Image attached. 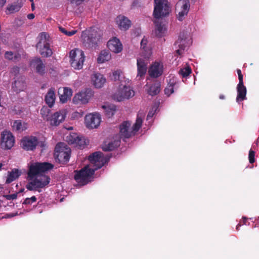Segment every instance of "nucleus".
Wrapping results in <instances>:
<instances>
[{
	"label": "nucleus",
	"mask_w": 259,
	"mask_h": 259,
	"mask_svg": "<svg viewBox=\"0 0 259 259\" xmlns=\"http://www.w3.org/2000/svg\"><path fill=\"white\" fill-rule=\"evenodd\" d=\"M19 54H14L12 51H7L5 54V57L6 59L11 60L13 59H16L18 58Z\"/></svg>",
	"instance_id": "ea45409f"
},
{
	"label": "nucleus",
	"mask_w": 259,
	"mask_h": 259,
	"mask_svg": "<svg viewBox=\"0 0 259 259\" xmlns=\"http://www.w3.org/2000/svg\"><path fill=\"white\" fill-rule=\"evenodd\" d=\"M63 91V92L62 94H60L61 91L60 90H59L58 93L60 95L59 98L60 101L62 103H64L67 101L68 99L70 98L72 95V91L71 89L67 87L64 88Z\"/></svg>",
	"instance_id": "bb28decb"
},
{
	"label": "nucleus",
	"mask_w": 259,
	"mask_h": 259,
	"mask_svg": "<svg viewBox=\"0 0 259 259\" xmlns=\"http://www.w3.org/2000/svg\"><path fill=\"white\" fill-rule=\"evenodd\" d=\"M13 128L17 131H23L24 130V128L23 127L22 122L20 120H17L14 122Z\"/></svg>",
	"instance_id": "c9c22d12"
},
{
	"label": "nucleus",
	"mask_w": 259,
	"mask_h": 259,
	"mask_svg": "<svg viewBox=\"0 0 259 259\" xmlns=\"http://www.w3.org/2000/svg\"><path fill=\"white\" fill-rule=\"evenodd\" d=\"M248 159L250 163H253L255 161V152L251 149L249 151Z\"/></svg>",
	"instance_id": "c03bdc74"
},
{
	"label": "nucleus",
	"mask_w": 259,
	"mask_h": 259,
	"mask_svg": "<svg viewBox=\"0 0 259 259\" xmlns=\"http://www.w3.org/2000/svg\"><path fill=\"white\" fill-rule=\"evenodd\" d=\"M161 90V83L158 81H155L150 85L148 90V94L151 96H155L159 93Z\"/></svg>",
	"instance_id": "cd10ccee"
},
{
	"label": "nucleus",
	"mask_w": 259,
	"mask_h": 259,
	"mask_svg": "<svg viewBox=\"0 0 259 259\" xmlns=\"http://www.w3.org/2000/svg\"><path fill=\"white\" fill-rule=\"evenodd\" d=\"M29 1L31 2V3H33V0H29Z\"/></svg>",
	"instance_id": "e2e57ef3"
},
{
	"label": "nucleus",
	"mask_w": 259,
	"mask_h": 259,
	"mask_svg": "<svg viewBox=\"0 0 259 259\" xmlns=\"http://www.w3.org/2000/svg\"><path fill=\"white\" fill-rule=\"evenodd\" d=\"M153 115V114L152 113V112H149L148 114V116H147V117H152Z\"/></svg>",
	"instance_id": "052dcab7"
},
{
	"label": "nucleus",
	"mask_w": 259,
	"mask_h": 259,
	"mask_svg": "<svg viewBox=\"0 0 259 259\" xmlns=\"http://www.w3.org/2000/svg\"><path fill=\"white\" fill-rule=\"evenodd\" d=\"M7 0H0V8L3 7L6 4Z\"/></svg>",
	"instance_id": "603ef678"
},
{
	"label": "nucleus",
	"mask_w": 259,
	"mask_h": 259,
	"mask_svg": "<svg viewBox=\"0 0 259 259\" xmlns=\"http://www.w3.org/2000/svg\"><path fill=\"white\" fill-rule=\"evenodd\" d=\"M93 95L92 90L87 89L84 92H81L76 94L73 98V102L75 104H86Z\"/></svg>",
	"instance_id": "4468645a"
},
{
	"label": "nucleus",
	"mask_w": 259,
	"mask_h": 259,
	"mask_svg": "<svg viewBox=\"0 0 259 259\" xmlns=\"http://www.w3.org/2000/svg\"><path fill=\"white\" fill-rule=\"evenodd\" d=\"M51 110L48 107H43L40 110V114L43 117H47Z\"/></svg>",
	"instance_id": "37998d69"
},
{
	"label": "nucleus",
	"mask_w": 259,
	"mask_h": 259,
	"mask_svg": "<svg viewBox=\"0 0 259 259\" xmlns=\"http://www.w3.org/2000/svg\"><path fill=\"white\" fill-rule=\"evenodd\" d=\"M163 72V65L161 62H155L149 68L148 73L152 78L160 76Z\"/></svg>",
	"instance_id": "a211bd4d"
},
{
	"label": "nucleus",
	"mask_w": 259,
	"mask_h": 259,
	"mask_svg": "<svg viewBox=\"0 0 259 259\" xmlns=\"http://www.w3.org/2000/svg\"><path fill=\"white\" fill-rule=\"evenodd\" d=\"M241 226V223H239L237 225V227H236V229H237V230H239V228Z\"/></svg>",
	"instance_id": "bf43d9fd"
},
{
	"label": "nucleus",
	"mask_w": 259,
	"mask_h": 259,
	"mask_svg": "<svg viewBox=\"0 0 259 259\" xmlns=\"http://www.w3.org/2000/svg\"><path fill=\"white\" fill-rule=\"evenodd\" d=\"M21 175V172L17 168L13 169L8 172V176L6 181V184H10L18 179Z\"/></svg>",
	"instance_id": "c85d7f7f"
},
{
	"label": "nucleus",
	"mask_w": 259,
	"mask_h": 259,
	"mask_svg": "<svg viewBox=\"0 0 259 259\" xmlns=\"http://www.w3.org/2000/svg\"><path fill=\"white\" fill-rule=\"evenodd\" d=\"M73 115L75 117H81L82 116V114H80L79 113H78V112H74L73 113Z\"/></svg>",
	"instance_id": "5fc2aeb1"
},
{
	"label": "nucleus",
	"mask_w": 259,
	"mask_h": 259,
	"mask_svg": "<svg viewBox=\"0 0 259 259\" xmlns=\"http://www.w3.org/2000/svg\"><path fill=\"white\" fill-rule=\"evenodd\" d=\"M54 167L53 164L49 162H35L29 166L28 177L32 180L37 176L44 175V173Z\"/></svg>",
	"instance_id": "7ed1b4c3"
},
{
	"label": "nucleus",
	"mask_w": 259,
	"mask_h": 259,
	"mask_svg": "<svg viewBox=\"0 0 259 259\" xmlns=\"http://www.w3.org/2000/svg\"><path fill=\"white\" fill-rule=\"evenodd\" d=\"M177 7L180 8V11L177 15V18L179 21H183L184 17L186 16L190 9V1L189 0H179L178 2Z\"/></svg>",
	"instance_id": "2eb2a0df"
},
{
	"label": "nucleus",
	"mask_w": 259,
	"mask_h": 259,
	"mask_svg": "<svg viewBox=\"0 0 259 259\" xmlns=\"http://www.w3.org/2000/svg\"><path fill=\"white\" fill-rule=\"evenodd\" d=\"M257 142H259V137H258V139H257Z\"/></svg>",
	"instance_id": "0e129e2a"
},
{
	"label": "nucleus",
	"mask_w": 259,
	"mask_h": 259,
	"mask_svg": "<svg viewBox=\"0 0 259 259\" xmlns=\"http://www.w3.org/2000/svg\"><path fill=\"white\" fill-rule=\"evenodd\" d=\"M116 23L121 30H126L131 25V21L124 16H119L116 18Z\"/></svg>",
	"instance_id": "412c9836"
},
{
	"label": "nucleus",
	"mask_w": 259,
	"mask_h": 259,
	"mask_svg": "<svg viewBox=\"0 0 259 259\" xmlns=\"http://www.w3.org/2000/svg\"><path fill=\"white\" fill-rule=\"evenodd\" d=\"M69 62L71 66L76 70L82 68L85 60V55L83 51L74 49L69 52Z\"/></svg>",
	"instance_id": "39448f33"
},
{
	"label": "nucleus",
	"mask_w": 259,
	"mask_h": 259,
	"mask_svg": "<svg viewBox=\"0 0 259 259\" xmlns=\"http://www.w3.org/2000/svg\"><path fill=\"white\" fill-rule=\"evenodd\" d=\"M21 144L24 150H33L38 144V139L33 136L24 137L22 139Z\"/></svg>",
	"instance_id": "f3484780"
},
{
	"label": "nucleus",
	"mask_w": 259,
	"mask_h": 259,
	"mask_svg": "<svg viewBox=\"0 0 259 259\" xmlns=\"http://www.w3.org/2000/svg\"><path fill=\"white\" fill-rule=\"evenodd\" d=\"M26 88V83L24 78L21 77L16 80L12 84L13 90L16 93L23 91Z\"/></svg>",
	"instance_id": "5701e85b"
},
{
	"label": "nucleus",
	"mask_w": 259,
	"mask_h": 259,
	"mask_svg": "<svg viewBox=\"0 0 259 259\" xmlns=\"http://www.w3.org/2000/svg\"><path fill=\"white\" fill-rule=\"evenodd\" d=\"M187 34L183 31L180 32L179 37L174 44L176 52L178 55H181L185 48L188 45Z\"/></svg>",
	"instance_id": "f8f14e48"
},
{
	"label": "nucleus",
	"mask_w": 259,
	"mask_h": 259,
	"mask_svg": "<svg viewBox=\"0 0 259 259\" xmlns=\"http://www.w3.org/2000/svg\"><path fill=\"white\" fill-rule=\"evenodd\" d=\"M55 89L51 88L45 96L46 103L50 107H52L55 103Z\"/></svg>",
	"instance_id": "a878e982"
},
{
	"label": "nucleus",
	"mask_w": 259,
	"mask_h": 259,
	"mask_svg": "<svg viewBox=\"0 0 259 259\" xmlns=\"http://www.w3.org/2000/svg\"><path fill=\"white\" fill-rule=\"evenodd\" d=\"M5 197L7 200H11L16 199L17 197V193H14L10 195H6L5 196Z\"/></svg>",
	"instance_id": "09e8293b"
},
{
	"label": "nucleus",
	"mask_w": 259,
	"mask_h": 259,
	"mask_svg": "<svg viewBox=\"0 0 259 259\" xmlns=\"http://www.w3.org/2000/svg\"><path fill=\"white\" fill-rule=\"evenodd\" d=\"M148 42V40L146 38L144 37L142 39L141 41V47L142 49L141 53H144L146 52V51L149 50L152 52V50L150 48L147 47V44Z\"/></svg>",
	"instance_id": "a19ab883"
},
{
	"label": "nucleus",
	"mask_w": 259,
	"mask_h": 259,
	"mask_svg": "<svg viewBox=\"0 0 259 259\" xmlns=\"http://www.w3.org/2000/svg\"><path fill=\"white\" fill-rule=\"evenodd\" d=\"M142 123V119L138 116H137L136 122L132 127L131 122L129 121H123L119 126L120 138L128 139L135 136L141 127Z\"/></svg>",
	"instance_id": "f03ea898"
},
{
	"label": "nucleus",
	"mask_w": 259,
	"mask_h": 259,
	"mask_svg": "<svg viewBox=\"0 0 259 259\" xmlns=\"http://www.w3.org/2000/svg\"><path fill=\"white\" fill-rule=\"evenodd\" d=\"M48 38L49 36L47 33H40L38 36L39 41L36 46L40 54L44 57H50L53 54Z\"/></svg>",
	"instance_id": "423d86ee"
},
{
	"label": "nucleus",
	"mask_w": 259,
	"mask_h": 259,
	"mask_svg": "<svg viewBox=\"0 0 259 259\" xmlns=\"http://www.w3.org/2000/svg\"><path fill=\"white\" fill-rule=\"evenodd\" d=\"M191 73V69L189 67L181 69L179 73L182 75L183 77L188 76Z\"/></svg>",
	"instance_id": "58836bf2"
},
{
	"label": "nucleus",
	"mask_w": 259,
	"mask_h": 259,
	"mask_svg": "<svg viewBox=\"0 0 259 259\" xmlns=\"http://www.w3.org/2000/svg\"><path fill=\"white\" fill-rule=\"evenodd\" d=\"M13 71L16 74L19 71V68L18 67H14L13 68Z\"/></svg>",
	"instance_id": "3c124183"
},
{
	"label": "nucleus",
	"mask_w": 259,
	"mask_h": 259,
	"mask_svg": "<svg viewBox=\"0 0 259 259\" xmlns=\"http://www.w3.org/2000/svg\"><path fill=\"white\" fill-rule=\"evenodd\" d=\"M75 145L76 146H78L79 148H83L87 145L85 139L83 137L78 136Z\"/></svg>",
	"instance_id": "4c0bfd02"
},
{
	"label": "nucleus",
	"mask_w": 259,
	"mask_h": 259,
	"mask_svg": "<svg viewBox=\"0 0 259 259\" xmlns=\"http://www.w3.org/2000/svg\"><path fill=\"white\" fill-rule=\"evenodd\" d=\"M237 96L236 101L239 102L246 99V88L243 83H238L237 87Z\"/></svg>",
	"instance_id": "b1692460"
},
{
	"label": "nucleus",
	"mask_w": 259,
	"mask_h": 259,
	"mask_svg": "<svg viewBox=\"0 0 259 259\" xmlns=\"http://www.w3.org/2000/svg\"><path fill=\"white\" fill-rule=\"evenodd\" d=\"M78 136L77 134L73 133L72 134H70L67 136L66 138V141L68 142L69 144H75L78 139Z\"/></svg>",
	"instance_id": "f704fd0d"
},
{
	"label": "nucleus",
	"mask_w": 259,
	"mask_h": 259,
	"mask_svg": "<svg viewBox=\"0 0 259 259\" xmlns=\"http://www.w3.org/2000/svg\"><path fill=\"white\" fill-rule=\"evenodd\" d=\"M36 198L35 196H32L31 198H27L24 201L23 204H31L36 201Z\"/></svg>",
	"instance_id": "a18cd8bd"
},
{
	"label": "nucleus",
	"mask_w": 259,
	"mask_h": 259,
	"mask_svg": "<svg viewBox=\"0 0 259 259\" xmlns=\"http://www.w3.org/2000/svg\"><path fill=\"white\" fill-rule=\"evenodd\" d=\"M111 157V154L104 156L101 152L93 153L89 156V160L91 162L94 163L95 167L90 168L88 166H85L79 171H75L74 180L80 185L83 186L87 184L89 178L94 174L95 170L107 163Z\"/></svg>",
	"instance_id": "f257e3e1"
},
{
	"label": "nucleus",
	"mask_w": 259,
	"mask_h": 259,
	"mask_svg": "<svg viewBox=\"0 0 259 259\" xmlns=\"http://www.w3.org/2000/svg\"><path fill=\"white\" fill-rule=\"evenodd\" d=\"M35 63L36 72L40 75H44L45 73V65L40 58H37L33 61Z\"/></svg>",
	"instance_id": "c756f323"
},
{
	"label": "nucleus",
	"mask_w": 259,
	"mask_h": 259,
	"mask_svg": "<svg viewBox=\"0 0 259 259\" xmlns=\"http://www.w3.org/2000/svg\"><path fill=\"white\" fill-rule=\"evenodd\" d=\"M219 98L221 100H223V99H225V97L224 95H220V96H219Z\"/></svg>",
	"instance_id": "4d7b16f0"
},
{
	"label": "nucleus",
	"mask_w": 259,
	"mask_h": 259,
	"mask_svg": "<svg viewBox=\"0 0 259 259\" xmlns=\"http://www.w3.org/2000/svg\"><path fill=\"white\" fill-rule=\"evenodd\" d=\"M32 10L33 11L35 9L34 3H31V5Z\"/></svg>",
	"instance_id": "13d9d810"
},
{
	"label": "nucleus",
	"mask_w": 259,
	"mask_h": 259,
	"mask_svg": "<svg viewBox=\"0 0 259 259\" xmlns=\"http://www.w3.org/2000/svg\"><path fill=\"white\" fill-rule=\"evenodd\" d=\"M155 25V32L156 36L158 37H162L165 33V29L164 26L161 24V22L158 20L154 21Z\"/></svg>",
	"instance_id": "7c9ffc66"
},
{
	"label": "nucleus",
	"mask_w": 259,
	"mask_h": 259,
	"mask_svg": "<svg viewBox=\"0 0 259 259\" xmlns=\"http://www.w3.org/2000/svg\"><path fill=\"white\" fill-rule=\"evenodd\" d=\"M65 116L66 112L64 110L55 112L50 120L51 124L54 126L58 125L65 119Z\"/></svg>",
	"instance_id": "aec40b11"
},
{
	"label": "nucleus",
	"mask_w": 259,
	"mask_h": 259,
	"mask_svg": "<svg viewBox=\"0 0 259 259\" xmlns=\"http://www.w3.org/2000/svg\"><path fill=\"white\" fill-rule=\"evenodd\" d=\"M28 19L31 20L34 18V15L33 14H29L27 15Z\"/></svg>",
	"instance_id": "864d4df0"
},
{
	"label": "nucleus",
	"mask_w": 259,
	"mask_h": 259,
	"mask_svg": "<svg viewBox=\"0 0 259 259\" xmlns=\"http://www.w3.org/2000/svg\"><path fill=\"white\" fill-rule=\"evenodd\" d=\"M102 107L105 110V114L109 118L112 117L116 111V106L113 105H104Z\"/></svg>",
	"instance_id": "473e14b6"
},
{
	"label": "nucleus",
	"mask_w": 259,
	"mask_h": 259,
	"mask_svg": "<svg viewBox=\"0 0 259 259\" xmlns=\"http://www.w3.org/2000/svg\"><path fill=\"white\" fill-rule=\"evenodd\" d=\"M237 72L239 78V83H243V76L242 74L241 71L240 69H238L237 70Z\"/></svg>",
	"instance_id": "de8ad7c7"
},
{
	"label": "nucleus",
	"mask_w": 259,
	"mask_h": 259,
	"mask_svg": "<svg viewBox=\"0 0 259 259\" xmlns=\"http://www.w3.org/2000/svg\"><path fill=\"white\" fill-rule=\"evenodd\" d=\"M175 83L172 82H168L167 86L164 89L165 94L167 95L168 96H170L172 93H174V85Z\"/></svg>",
	"instance_id": "e433bc0d"
},
{
	"label": "nucleus",
	"mask_w": 259,
	"mask_h": 259,
	"mask_svg": "<svg viewBox=\"0 0 259 259\" xmlns=\"http://www.w3.org/2000/svg\"><path fill=\"white\" fill-rule=\"evenodd\" d=\"M71 151L64 143H59L55 148L54 156L56 161L61 164H66L70 158Z\"/></svg>",
	"instance_id": "20e7f679"
},
{
	"label": "nucleus",
	"mask_w": 259,
	"mask_h": 259,
	"mask_svg": "<svg viewBox=\"0 0 259 259\" xmlns=\"http://www.w3.org/2000/svg\"><path fill=\"white\" fill-rule=\"evenodd\" d=\"M120 141L119 140H114L109 143L104 142L102 146V150L104 151L108 152L114 150L119 146Z\"/></svg>",
	"instance_id": "393cba45"
},
{
	"label": "nucleus",
	"mask_w": 259,
	"mask_h": 259,
	"mask_svg": "<svg viewBox=\"0 0 259 259\" xmlns=\"http://www.w3.org/2000/svg\"><path fill=\"white\" fill-rule=\"evenodd\" d=\"M83 0H70L71 3H73L74 2L76 4L78 5L80 2H82Z\"/></svg>",
	"instance_id": "8fccbe9b"
},
{
	"label": "nucleus",
	"mask_w": 259,
	"mask_h": 259,
	"mask_svg": "<svg viewBox=\"0 0 259 259\" xmlns=\"http://www.w3.org/2000/svg\"><path fill=\"white\" fill-rule=\"evenodd\" d=\"M1 136V148L5 150L11 149L15 143L14 137L12 134L6 131L2 133Z\"/></svg>",
	"instance_id": "ddd939ff"
},
{
	"label": "nucleus",
	"mask_w": 259,
	"mask_h": 259,
	"mask_svg": "<svg viewBox=\"0 0 259 259\" xmlns=\"http://www.w3.org/2000/svg\"><path fill=\"white\" fill-rule=\"evenodd\" d=\"M68 130H73V127H70L68 128Z\"/></svg>",
	"instance_id": "680f3d73"
},
{
	"label": "nucleus",
	"mask_w": 259,
	"mask_h": 259,
	"mask_svg": "<svg viewBox=\"0 0 259 259\" xmlns=\"http://www.w3.org/2000/svg\"><path fill=\"white\" fill-rule=\"evenodd\" d=\"M83 44L86 48L95 47L98 43L99 38L97 37V31H88L83 32L81 35Z\"/></svg>",
	"instance_id": "9b49d317"
},
{
	"label": "nucleus",
	"mask_w": 259,
	"mask_h": 259,
	"mask_svg": "<svg viewBox=\"0 0 259 259\" xmlns=\"http://www.w3.org/2000/svg\"><path fill=\"white\" fill-rule=\"evenodd\" d=\"M92 81L96 88H101L106 82L103 75L99 73H95L92 76Z\"/></svg>",
	"instance_id": "4be33fe9"
},
{
	"label": "nucleus",
	"mask_w": 259,
	"mask_h": 259,
	"mask_svg": "<svg viewBox=\"0 0 259 259\" xmlns=\"http://www.w3.org/2000/svg\"><path fill=\"white\" fill-rule=\"evenodd\" d=\"M152 55L150 50H148L144 53H141V58L137 59V77H142L146 73L149 59Z\"/></svg>",
	"instance_id": "1a4fd4ad"
},
{
	"label": "nucleus",
	"mask_w": 259,
	"mask_h": 259,
	"mask_svg": "<svg viewBox=\"0 0 259 259\" xmlns=\"http://www.w3.org/2000/svg\"><path fill=\"white\" fill-rule=\"evenodd\" d=\"M22 5L20 4L15 3L9 6L7 8V10L10 13H13L19 11Z\"/></svg>",
	"instance_id": "72a5a7b5"
},
{
	"label": "nucleus",
	"mask_w": 259,
	"mask_h": 259,
	"mask_svg": "<svg viewBox=\"0 0 259 259\" xmlns=\"http://www.w3.org/2000/svg\"><path fill=\"white\" fill-rule=\"evenodd\" d=\"M153 16L156 19L165 17L170 12L169 4L167 0H154Z\"/></svg>",
	"instance_id": "0eeeda50"
},
{
	"label": "nucleus",
	"mask_w": 259,
	"mask_h": 259,
	"mask_svg": "<svg viewBox=\"0 0 259 259\" xmlns=\"http://www.w3.org/2000/svg\"><path fill=\"white\" fill-rule=\"evenodd\" d=\"M59 30L61 32L69 36L75 34L76 32V30H72L71 31H68L66 30L65 28L62 27H59Z\"/></svg>",
	"instance_id": "79ce46f5"
},
{
	"label": "nucleus",
	"mask_w": 259,
	"mask_h": 259,
	"mask_svg": "<svg viewBox=\"0 0 259 259\" xmlns=\"http://www.w3.org/2000/svg\"><path fill=\"white\" fill-rule=\"evenodd\" d=\"M33 179V180H31V181L28 182L26 186V188L29 191L40 192V191L38 189L45 187L50 182V177L46 175L37 176Z\"/></svg>",
	"instance_id": "6e6552de"
},
{
	"label": "nucleus",
	"mask_w": 259,
	"mask_h": 259,
	"mask_svg": "<svg viewBox=\"0 0 259 259\" xmlns=\"http://www.w3.org/2000/svg\"><path fill=\"white\" fill-rule=\"evenodd\" d=\"M258 219H259V218H258Z\"/></svg>",
	"instance_id": "338daca9"
},
{
	"label": "nucleus",
	"mask_w": 259,
	"mask_h": 259,
	"mask_svg": "<svg viewBox=\"0 0 259 259\" xmlns=\"http://www.w3.org/2000/svg\"><path fill=\"white\" fill-rule=\"evenodd\" d=\"M10 215L11 217H13V216H14V215H13V214H11V215Z\"/></svg>",
	"instance_id": "69168bd1"
},
{
	"label": "nucleus",
	"mask_w": 259,
	"mask_h": 259,
	"mask_svg": "<svg viewBox=\"0 0 259 259\" xmlns=\"http://www.w3.org/2000/svg\"><path fill=\"white\" fill-rule=\"evenodd\" d=\"M134 95L135 92L130 86L121 83L117 92L113 95V99L119 102L124 99H128Z\"/></svg>",
	"instance_id": "9d476101"
},
{
	"label": "nucleus",
	"mask_w": 259,
	"mask_h": 259,
	"mask_svg": "<svg viewBox=\"0 0 259 259\" xmlns=\"http://www.w3.org/2000/svg\"><path fill=\"white\" fill-rule=\"evenodd\" d=\"M101 117L98 114H90L86 115L85 123L89 128H97L100 124Z\"/></svg>",
	"instance_id": "dca6fc26"
},
{
	"label": "nucleus",
	"mask_w": 259,
	"mask_h": 259,
	"mask_svg": "<svg viewBox=\"0 0 259 259\" xmlns=\"http://www.w3.org/2000/svg\"><path fill=\"white\" fill-rule=\"evenodd\" d=\"M110 58L111 55L107 51H102L97 59V61L99 63H103L108 61Z\"/></svg>",
	"instance_id": "2f4dec72"
},
{
	"label": "nucleus",
	"mask_w": 259,
	"mask_h": 259,
	"mask_svg": "<svg viewBox=\"0 0 259 259\" xmlns=\"http://www.w3.org/2000/svg\"><path fill=\"white\" fill-rule=\"evenodd\" d=\"M113 79L114 81L120 80V72L118 70L113 72Z\"/></svg>",
	"instance_id": "49530a36"
},
{
	"label": "nucleus",
	"mask_w": 259,
	"mask_h": 259,
	"mask_svg": "<svg viewBox=\"0 0 259 259\" xmlns=\"http://www.w3.org/2000/svg\"><path fill=\"white\" fill-rule=\"evenodd\" d=\"M108 49L112 52L118 53L122 50V45L119 39L113 37L109 40L107 43Z\"/></svg>",
	"instance_id": "6ab92c4d"
},
{
	"label": "nucleus",
	"mask_w": 259,
	"mask_h": 259,
	"mask_svg": "<svg viewBox=\"0 0 259 259\" xmlns=\"http://www.w3.org/2000/svg\"><path fill=\"white\" fill-rule=\"evenodd\" d=\"M247 221V219L245 217H243L242 219V223L243 224H246V223Z\"/></svg>",
	"instance_id": "6e6d98bb"
}]
</instances>
